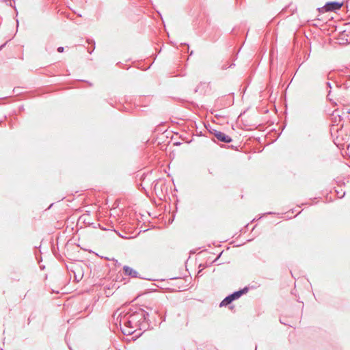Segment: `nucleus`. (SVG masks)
<instances>
[{
    "mask_svg": "<svg viewBox=\"0 0 350 350\" xmlns=\"http://www.w3.org/2000/svg\"><path fill=\"white\" fill-rule=\"evenodd\" d=\"M343 5V3L340 2H329L327 3L325 6L323 8L325 12H334L340 9V8Z\"/></svg>",
    "mask_w": 350,
    "mask_h": 350,
    "instance_id": "nucleus-1",
    "label": "nucleus"
},
{
    "mask_svg": "<svg viewBox=\"0 0 350 350\" xmlns=\"http://www.w3.org/2000/svg\"><path fill=\"white\" fill-rule=\"evenodd\" d=\"M214 135L218 140L223 142L229 143L232 141V139L230 136L226 135L225 133L221 131H215L214 133Z\"/></svg>",
    "mask_w": 350,
    "mask_h": 350,
    "instance_id": "nucleus-2",
    "label": "nucleus"
},
{
    "mask_svg": "<svg viewBox=\"0 0 350 350\" xmlns=\"http://www.w3.org/2000/svg\"><path fill=\"white\" fill-rule=\"evenodd\" d=\"M124 273L126 275L131 276L133 278H137L139 275L138 272L129 266H124L123 267Z\"/></svg>",
    "mask_w": 350,
    "mask_h": 350,
    "instance_id": "nucleus-3",
    "label": "nucleus"
},
{
    "mask_svg": "<svg viewBox=\"0 0 350 350\" xmlns=\"http://www.w3.org/2000/svg\"><path fill=\"white\" fill-rule=\"evenodd\" d=\"M233 301V299H232V297H230V296H228L227 297H226L220 304V306H227L228 304H230L232 301Z\"/></svg>",
    "mask_w": 350,
    "mask_h": 350,
    "instance_id": "nucleus-4",
    "label": "nucleus"
},
{
    "mask_svg": "<svg viewBox=\"0 0 350 350\" xmlns=\"http://www.w3.org/2000/svg\"><path fill=\"white\" fill-rule=\"evenodd\" d=\"M243 293H244V291H239L234 293L233 294L230 295V297H232V299L233 300H234V299L240 297L241 295L243 294Z\"/></svg>",
    "mask_w": 350,
    "mask_h": 350,
    "instance_id": "nucleus-5",
    "label": "nucleus"
},
{
    "mask_svg": "<svg viewBox=\"0 0 350 350\" xmlns=\"http://www.w3.org/2000/svg\"><path fill=\"white\" fill-rule=\"evenodd\" d=\"M57 51H58L59 53H62V52H63V51H64V48H63V47H62V46L59 47V48L57 49Z\"/></svg>",
    "mask_w": 350,
    "mask_h": 350,
    "instance_id": "nucleus-6",
    "label": "nucleus"
},
{
    "mask_svg": "<svg viewBox=\"0 0 350 350\" xmlns=\"http://www.w3.org/2000/svg\"><path fill=\"white\" fill-rule=\"evenodd\" d=\"M132 323H133V320L132 319H129L127 322V323L130 325V326H132Z\"/></svg>",
    "mask_w": 350,
    "mask_h": 350,
    "instance_id": "nucleus-7",
    "label": "nucleus"
},
{
    "mask_svg": "<svg viewBox=\"0 0 350 350\" xmlns=\"http://www.w3.org/2000/svg\"><path fill=\"white\" fill-rule=\"evenodd\" d=\"M348 113H350V109L348 111Z\"/></svg>",
    "mask_w": 350,
    "mask_h": 350,
    "instance_id": "nucleus-8",
    "label": "nucleus"
}]
</instances>
